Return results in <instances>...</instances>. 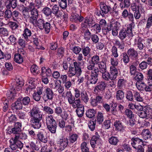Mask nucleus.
<instances>
[{
	"mask_svg": "<svg viewBox=\"0 0 152 152\" xmlns=\"http://www.w3.org/2000/svg\"><path fill=\"white\" fill-rule=\"evenodd\" d=\"M115 44L120 50H123L124 48L125 44L123 41L120 42L119 40H116L115 41Z\"/></svg>",
	"mask_w": 152,
	"mask_h": 152,
	"instance_id": "6e6d98bb",
	"label": "nucleus"
},
{
	"mask_svg": "<svg viewBox=\"0 0 152 152\" xmlns=\"http://www.w3.org/2000/svg\"><path fill=\"white\" fill-rule=\"evenodd\" d=\"M106 87V85L104 82L101 81L98 83L95 87L94 91L96 93H98L99 91L104 90Z\"/></svg>",
	"mask_w": 152,
	"mask_h": 152,
	"instance_id": "dca6fc26",
	"label": "nucleus"
},
{
	"mask_svg": "<svg viewBox=\"0 0 152 152\" xmlns=\"http://www.w3.org/2000/svg\"><path fill=\"white\" fill-rule=\"evenodd\" d=\"M7 116L9 118V120L10 122H13L16 120L17 118L15 115L10 113H8Z\"/></svg>",
	"mask_w": 152,
	"mask_h": 152,
	"instance_id": "e2e57ef3",
	"label": "nucleus"
},
{
	"mask_svg": "<svg viewBox=\"0 0 152 152\" xmlns=\"http://www.w3.org/2000/svg\"><path fill=\"white\" fill-rule=\"evenodd\" d=\"M42 12L46 16H51L52 13L51 10L48 7H44L42 10Z\"/></svg>",
	"mask_w": 152,
	"mask_h": 152,
	"instance_id": "de8ad7c7",
	"label": "nucleus"
},
{
	"mask_svg": "<svg viewBox=\"0 0 152 152\" xmlns=\"http://www.w3.org/2000/svg\"><path fill=\"white\" fill-rule=\"evenodd\" d=\"M64 51L65 49L64 48L62 47H60L57 49V55L59 57H62L64 55Z\"/></svg>",
	"mask_w": 152,
	"mask_h": 152,
	"instance_id": "13d9d810",
	"label": "nucleus"
},
{
	"mask_svg": "<svg viewBox=\"0 0 152 152\" xmlns=\"http://www.w3.org/2000/svg\"><path fill=\"white\" fill-rule=\"evenodd\" d=\"M98 65L99 68L100 70H99L100 72H106V64L104 61H100Z\"/></svg>",
	"mask_w": 152,
	"mask_h": 152,
	"instance_id": "f704fd0d",
	"label": "nucleus"
},
{
	"mask_svg": "<svg viewBox=\"0 0 152 152\" xmlns=\"http://www.w3.org/2000/svg\"><path fill=\"white\" fill-rule=\"evenodd\" d=\"M17 0H6L5 4L7 9H10L11 7L15 8L17 6Z\"/></svg>",
	"mask_w": 152,
	"mask_h": 152,
	"instance_id": "4468645a",
	"label": "nucleus"
},
{
	"mask_svg": "<svg viewBox=\"0 0 152 152\" xmlns=\"http://www.w3.org/2000/svg\"><path fill=\"white\" fill-rule=\"evenodd\" d=\"M30 11L31 16L29 19V21L31 23H34L38 19L39 16L38 12L37 9H34Z\"/></svg>",
	"mask_w": 152,
	"mask_h": 152,
	"instance_id": "6e6552de",
	"label": "nucleus"
},
{
	"mask_svg": "<svg viewBox=\"0 0 152 152\" xmlns=\"http://www.w3.org/2000/svg\"><path fill=\"white\" fill-rule=\"evenodd\" d=\"M99 137V135L97 136L95 135L93 136L90 142L91 146L93 148H94L95 147L96 144L97 145L99 144L100 141Z\"/></svg>",
	"mask_w": 152,
	"mask_h": 152,
	"instance_id": "412c9836",
	"label": "nucleus"
},
{
	"mask_svg": "<svg viewBox=\"0 0 152 152\" xmlns=\"http://www.w3.org/2000/svg\"><path fill=\"white\" fill-rule=\"evenodd\" d=\"M9 31L7 29L4 27L0 28V35L2 37H7L9 35Z\"/></svg>",
	"mask_w": 152,
	"mask_h": 152,
	"instance_id": "ea45409f",
	"label": "nucleus"
},
{
	"mask_svg": "<svg viewBox=\"0 0 152 152\" xmlns=\"http://www.w3.org/2000/svg\"><path fill=\"white\" fill-rule=\"evenodd\" d=\"M84 38L86 40L88 41L90 40L91 37V33L89 30H87L86 31H84Z\"/></svg>",
	"mask_w": 152,
	"mask_h": 152,
	"instance_id": "09e8293b",
	"label": "nucleus"
},
{
	"mask_svg": "<svg viewBox=\"0 0 152 152\" xmlns=\"http://www.w3.org/2000/svg\"><path fill=\"white\" fill-rule=\"evenodd\" d=\"M125 81L123 79H120L118 81L117 86L120 89H122L125 86Z\"/></svg>",
	"mask_w": 152,
	"mask_h": 152,
	"instance_id": "864d4df0",
	"label": "nucleus"
},
{
	"mask_svg": "<svg viewBox=\"0 0 152 152\" xmlns=\"http://www.w3.org/2000/svg\"><path fill=\"white\" fill-rule=\"evenodd\" d=\"M12 108L16 110H20L22 109L23 104L21 103L20 99L18 98L17 100L11 105Z\"/></svg>",
	"mask_w": 152,
	"mask_h": 152,
	"instance_id": "aec40b11",
	"label": "nucleus"
},
{
	"mask_svg": "<svg viewBox=\"0 0 152 152\" xmlns=\"http://www.w3.org/2000/svg\"><path fill=\"white\" fill-rule=\"evenodd\" d=\"M43 29L47 34H48L50 31V23L46 22L43 26Z\"/></svg>",
	"mask_w": 152,
	"mask_h": 152,
	"instance_id": "4d7b16f0",
	"label": "nucleus"
},
{
	"mask_svg": "<svg viewBox=\"0 0 152 152\" xmlns=\"http://www.w3.org/2000/svg\"><path fill=\"white\" fill-rule=\"evenodd\" d=\"M53 96L54 94L51 89L47 88L44 92L42 98L44 102H46L49 101H52Z\"/></svg>",
	"mask_w": 152,
	"mask_h": 152,
	"instance_id": "0eeeda50",
	"label": "nucleus"
},
{
	"mask_svg": "<svg viewBox=\"0 0 152 152\" xmlns=\"http://www.w3.org/2000/svg\"><path fill=\"white\" fill-rule=\"evenodd\" d=\"M18 141H20V139L25 140L27 139V136L25 133H20L18 135L15 136L14 137Z\"/></svg>",
	"mask_w": 152,
	"mask_h": 152,
	"instance_id": "72a5a7b5",
	"label": "nucleus"
},
{
	"mask_svg": "<svg viewBox=\"0 0 152 152\" xmlns=\"http://www.w3.org/2000/svg\"><path fill=\"white\" fill-rule=\"evenodd\" d=\"M131 144L134 148H136L140 145H143V141L142 140L138 137H133L131 139Z\"/></svg>",
	"mask_w": 152,
	"mask_h": 152,
	"instance_id": "9b49d317",
	"label": "nucleus"
},
{
	"mask_svg": "<svg viewBox=\"0 0 152 152\" xmlns=\"http://www.w3.org/2000/svg\"><path fill=\"white\" fill-rule=\"evenodd\" d=\"M46 124L48 129L52 133L55 134L56 132L57 124L52 115L46 116Z\"/></svg>",
	"mask_w": 152,
	"mask_h": 152,
	"instance_id": "20e7f679",
	"label": "nucleus"
},
{
	"mask_svg": "<svg viewBox=\"0 0 152 152\" xmlns=\"http://www.w3.org/2000/svg\"><path fill=\"white\" fill-rule=\"evenodd\" d=\"M110 79L114 80L118 76V70L117 68L114 66H111L110 67Z\"/></svg>",
	"mask_w": 152,
	"mask_h": 152,
	"instance_id": "2eb2a0df",
	"label": "nucleus"
},
{
	"mask_svg": "<svg viewBox=\"0 0 152 152\" xmlns=\"http://www.w3.org/2000/svg\"><path fill=\"white\" fill-rule=\"evenodd\" d=\"M111 52L112 55L114 58H117L118 56V49L115 46H113L112 48Z\"/></svg>",
	"mask_w": 152,
	"mask_h": 152,
	"instance_id": "052dcab7",
	"label": "nucleus"
},
{
	"mask_svg": "<svg viewBox=\"0 0 152 152\" xmlns=\"http://www.w3.org/2000/svg\"><path fill=\"white\" fill-rule=\"evenodd\" d=\"M31 35V30L28 28H25L23 31V35L27 41H28V37H30Z\"/></svg>",
	"mask_w": 152,
	"mask_h": 152,
	"instance_id": "37998d69",
	"label": "nucleus"
},
{
	"mask_svg": "<svg viewBox=\"0 0 152 152\" xmlns=\"http://www.w3.org/2000/svg\"><path fill=\"white\" fill-rule=\"evenodd\" d=\"M102 101V96L97 95L95 98L91 99V104L93 107L96 106L98 104L101 103Z\"/></svg>",
	"mask_w": 152,
	"mask_h": 152,
	"instance_id": "f8f14e48",
	"label": "nucleus"
},
{
	"mask_svg": "<svg viewBox=\"0 0 152 152\" xmlns=\"http://www.w3.org/2000/svg\"><path fill=\"white\" fill-rule=\"evenodd\" d=\"M145 84L143 82H142L141 83H137L136 84L137 88L138 90L140 91H143L144 89Z\"/></svg>",
	"mask_w": 152,
	"mask_h": 152,
	"instance_id": "69168bd1",
	"label": "nucleus"
},
{
	"mask_svg": "<svg viewBox=\"0 0 152 152\" xmlns=\"http://www.w3.org/2000/svg\"><path fill=\"white\" fill-rule=\"evenodd\" d=\"M104 120L103 114L101 112H98L96 115V119L95 121L99 124H101Z\"/></svg>",
	"mask_w": 152,
	"mask_h": 152,
	"instance_id": "7c9ffc66",
	"label": "nucleus"
},
{
	"mask_svg": "<svg viewBox=\"0 0 152 152\" xmlns=\"http://www.w3.org/2000/svg\"><path fill=\"white\" fill-rule=\"evenodd\" d=\"M20 99V100L22 104L24 106H28L30 102L31 99L28 96H25V97H21L19 98Z\"/></svg>",
	"mask_w": 152,
	"mask_h": 152,
	"instance_id": "c85d7f7f",
	"label": "nucleus"
},
{
	"mask_svg": "<svg viewBox=\"0 0 152 152\" xmlns=\"http://www.w3.org/2000/svg\"><path fill=\"white\" fill-rule=\"evenodd\" d=\"M21 123L17 122L15 123L14 127L12 128L10 132L11 133L15 134V136L18 135L21 131Z\"/></svg>",
	"mask_w": 152,
	"mask_h": 152,
	"instance_id": "1a4fd4ad",
	"label": "nucleus"
},
{
	"mask_svg": "<svg viewBox=\"0 0 152 152\" xmlns=\"http://www.w3.org/2000/svg\"><path fill=\"white\" fill-rule=\"evenodd\" d=\"M20 55L19 53H16L14 56L15 61L18 64H21L23 61V57Z\"/></svg>",
	"mask_w": 152,
	"mask_h": 152,
	"instance_id": "e433bc0d",
	"label": "nucleus"
},
{
	"mask_svg": "<svg viewBox=\"0 0 152 152\" xmlns=\"http://www.w3.org/2000/svg\"><path fill=\"white\" fill-rule=\"evenodd\" d=\"M68 143V141L67 138L62 137L58 141L57 143L61 151L63 150L67 146Z\"/></svg>",
	"mask_w": 152,
	"mask_h": 152,
	"instance_id": "9d476101",
	"label": "nucleus"
},
{
	"mask_svg": "<svg viewBox=\"0 0 152 152\" xmlns=\"http://www.w3.org/2000/svg\"><path fill=\"white\" fill-rule=\"evenodd\" d=\"M65 95L69 103L71 105L76 99L75 97L72 95L70 91H67Z\"/></svg>",
	"mask_w": 152,
	"mask_h": 152,
	"instance_id": "6ab92c4d",
	"label": "nucleus"
},
{
	"mask_svg": "<svg viewBox=\"0 0 152 152\" xmlns=\"http://www.w3.org/2000/svg\"><path fill=\"white\" fill-rule=\"evenodd\" d=\"M43 110L45 113L49 114H52L54 113L53 110L50 107L47 106L43 107Z\"/></svg>",
	"mask_w": 152,
	"mask_h": 152,
	"instance_id": "a18cd8bd",
	"label": "nucleus"
},
{
	"mask_svg": "<svg viewBox=\"0 0 152 152\" xmlns=\"http://www.w3.org/2000/svg\"><path fill=\"white\" fill-rule=\"evenodd\" d=\"M38 138L41 142L46 143L48 141V138L43 131H41L37 134Z\"/></svg>",
	"mask_w": 152,
	"mask_h": 152,
	"instance_id": "a211bd4d",
	"label": "nucleus"
},
{
	"mask_svg": "<svg viewBox=\"0 0 152 152\" xmlns=\"http://www.w3.org/2000/svg\"><path fill=\"white\" fill-rule=\"evenodd\" d=\"M12 11L10 9H7L4 12V18L6 20H7L12 17Z\"/></svg>",
	"mask_w": 152,
	"mask_h": 152,
	"instance_id": "4c0bfd02",
	"label": "nucleus"
},
{
	"mask_svg": "<svg viewBox=\"0 0 152 152\" xmlns=\"http://www.w3.org/2000/svg\"><path fill=\"white\" fill-rule=\"evenodd\" d=\"M114 126L118 131L121 132L124 129V127L122 123L119 121H115L114 124Z\"/></svg>",
	"mask_w": 152,
	"mask_h": 152,
	"instance_id": "cd10ccee",
	"label": "nucleus"
},
{
	"mask_svg": "<svg viewBox=\"0 0 152 152\" xmlns=\"http://www.w3.org/2000/svg\"><path fill=\"white\" fill-rule=\"evenodd\" d=\"M76 113L79 117H82L84 113V107L83 105H82L77 108L76 110Z\"/></svg>",
	"mask_w": 152,
	"mask_h": 152,
	"instance_id": "bb28decb",
	"label": "nucleus"
},
{
	"mask_svg": "<svg viewBox=\"0 0 152 152\" xmlns=\"http://www.w3.org/2000/svg\"><path fill=\"white\" fill-rule=\"evenodd\" d=\"M58 2L60 7L62 9H65L67 7L66 0H58Z\"/></svg>",
	"mask_w": 152,
	"mask_h": 152,
	"instance_id": "3c124183",
	"label": "nucleus"
},
{
	"mask_svg": "<svg viewBox=\"0 0 152 152\" xmlns=\"http://www.w3.org/2000/svg\"><path fill=\"white\" fill-rule=\"evenodd\" d=\"M109 142L111 144L115 145L119 142V140L117 137L112 136L109 138Z\"/></svg>",
	"mask_w": 152,
	"mask_h": 152,
	"instance_id": "a19ab883",
	"label": "nucleus"
},
{
	"mask_svg": "<svg viewBox=\"0 0 152 152\" xmlns=\"http://www.w3.org/2000/svg\"><path fill=\"white\" fill-rule=\"evenodd\" d=\"M126 98L129 101H132L133 99V96L132 92L130 91H128L126 95Z\"/></svg>",
	"mask_w": 152,
	"mask_h": 152,
	"instance_id": "338daca9",
	"label": "nucleus"
},
{
	"mask_svg": "<svg viewBox=\"0 0 152 152\" xmlns=\"http://www.w3.org/2000/svg\"><path fill=\"white\" fill-rule=\"evenodd\" d=\"M81 147L82 152H88L89 149L87 147V143L85 142H83L81 144Z\"/></svg>",
	"mask_w": 152,
	"mask_h": 152,
	"instance_id": "774afa93",
	"label": "nucleus"
},
{
	"mask_svg": "<svg viewBox=\"0 0 152 152\" xmlns=\"http://www.w3.org/2000/svg\"><path fill=\"white\" fill-rule=\"evenodd\" d=\"M142 134L143 137L145 140L151 138L152 135L151 132L148 129L143 130Z\"/></svg>",
	"mask_w": 152,
	"mask_h": 152,
	"instance_id": "a878e982",
	"label": "nucleus"
},
{
	"mask_svg": "<svg viewBox=\"0 0 152 152\" xmlns=\"http://www.w3.org/2000/svg\"><path fill=\"white\" fill-rule=\"evenodd\" d=\"M151 26H152V14L147 19L145 28L148 29Z\"/></svg>",
	"mask_w": 152,
	"mask_h": 152,
	"instance_id": "0e129e2a",
	"label": "nucleus"
},
{
	"mask_svg": "<svg viewBox=\"0 0 152 152\" xmlns=\"http://www.w3.org/2000/svg\"><path fill=\"white\" fill-rule=\"evenodd\" d=\"M45 23L43 19L40 18L37 20L34 23H32L37 26L40 29L42 30L43 29V26Z\"/></svg>",
	"mask_w": 152,
	"mask_h": 152,
	"instance_id": "b1692460",
	"label": "nucleus"
},
{
	"mask_svg": "<svg viewBox=\"0 0 152 152\" xmlns=\"http://www.w3.org/2000/svg\"><path fill=\"white\" fill-rule=\"evenodd\" d=\"M84 61L79 62L75 61L73 63V65H70L67 72L68 77H71L75 75L80 76L82 73L80 66H84Z\"/></svg>",
	"mask_w": 152,
	"mask_h": 152,
	"instance_id": "f03ea898",
	"label": "nucleus"
},
{
	"mask_svg": "<svg viewBox=\"0 0 152 152\" xmlns=\"http://www.w3.org/2000/svg\"><path fill=\"white\" fill-rule=\"evenodd\" d=\"M12 16L13 19L14 20H16V19L18 18L20 15V13L18 11L14 10L12 12Z\"/></svg>",
	"mask_w": 152,
	"mask_h": 152,
	"instance_id": "bf43d9fd",
	"label": "nucleus"
},
{
	"mask_svg": "<svg viewBox=\"0 0 152 152\" xmlns=\"http://www.w3.org/2000/svg\"><path fill=\"white\" fill-rule=\"evenodd\" d=\"M35 88V81L31 80L29 82V86L26 88V91L28 92L30 91V89L32 90L34 89Z\"/></svg>",
	"mask_w": 152,
	"mask_h": 152,
	"instance_id": "8fccbe9b",
	"label": "nucleus"
},
{
	"mask_svg": "<svg viewBox=\"0 0 152 152\" xmlns=\"http://www.w3.org/2000/svg\"><path fill=\"white\" fill-rule=\"evenodd\" d=\"M116 99L117 100H122L124 98V92L121 90L118 91L116 94Z\"/></svg>",
	"mask_w": 152,
	"mask_h": 152,
	"instance_id": "c756f323",
	"label": "nucleus"
},
{
	"mask_svg": "<svg viewBox=\"0 0 152 152\" xmlns=\"http://www.w3.org/2000/svg\"><path fill=\"white\" fill-rule=\"evenodd\" d=\"M91 50V48L88 46H84L82 49V53L85 57L87 56L88 55H90Z\"/></svg>",
	"mask_w": 152,
	"mask_h": 152,
	"instance_id": "2f4dec72",
	"label": "nucleus"
},
{
	"mask_svg": "<svg viewBox=\"0 0 152 152\" xmlns=\"http://www.w3.org/2000/svg\"><path fill=\"white\" fill-rule=\"evenodd\" d=\"M130 5V1L129 0H124L120 3V6L121 8H128Z\"/></svg>",
	"mask_w": 152,
	"mask_h": 152,
	"instance_id": "79ce46f5",
	"label": "nucleus"
},
{
	"mask_svg": "<svg viewBox=\"0 0 152 152\" xmlns=\"http://www.w3.org/2000/svg\"><path fill=\"white\" fill-rule=\"evenodd\" d=\"M137 114L141 118H144L147 117V115L146 111L143 110L141 111H138L137 112Z\"/></svg>",
	"mask_w": 152,
	"mask_h": 152,
	"instance_id": "603ef678",
	"label": "nucleus"
},
{
	"mask_svg": "<svg viewBox=\"0 0 152 152\" xmlns=\"http://www.w3.org/2000/svg\"><path fill=\"white\" fill-rule=\"evenodd\" d=\"M100 7L102 12V16H104V14L107 13L111 9L110 6L107 5L105 3L102 2L100 3Z\"/></svg>",
	"mask_w": 152,
	"mask_h": 152,
	"instance_id": "ddd939ff",
	"label": "nucleus"
},
{
	"mask_svg": "<svg viewBox=\"0 0 152 152\" xmlns=\"http://www.w3.org/2000/svg\"><path fill=\"white\" fill-rule=\"evenodd\" d=\"M22 13L24 18L26 19L30 18V16L28 8L26 7H24L22 11Z\"/></svg>",
	"mask_w": 152,
	"mask_h": 152,
	"instance_id": "c03bdc74",
	"label": "nucleus"
},
{
	"mask_svg": "<svg viewBox=\"0 0 152 152\" xmlns=\"http://www.w3.org/2000/svg\"><path fill=\"white\" fill-rule=\"evenodd\" d=\"M113 28V25L111 23L107 25V28H102L103 32L104 34L106 35L108 33H109Z\"/></svg>",
	"mask_w": 152,
	"mask_h": 152,
	"instance_id": "49530a36",
	"label": "nucleus"
},
{
	"mask_svg": "<svg viewBox=\"0 0 152 152\" xmlns=\"http://www.w3.org/2000/svg\"><path fill=\"white\" fill-rule=\"evenodd\" d=\"M124 114L129 118H134V115L132 111L129 109H126L124 112Z\"/></svg>",
	"mask_w": 152,
	"mask_h": 152,
	"instance_id": "5fc2aeb1",
	"label": "nucleus"
},
{
	"mask_svg": "<svg viewBox=\"0 0 152 152\" xmlns=\"http://www.w3.org/2000/svg\"><path fill=\"white\" fill-rule=\"evenodd\" d=\"M10 147L12 150L17 149L21 150L23 147V144L20 141H18L14 137L12 138L10 141Z\"/></svg>",
	"mask_w": 152,
	"mask_h": 152,
	"instance_id": "39448f33",
	"label": "nucleus"
},
{
	"mask_svg": "<svg viewBox=\"0 0 152 152\" xmlns=\"http://www.w3.org/2000/svg\"><path fill=\"white\" fill-rule=\"evenodd\" d=\"M80 97L81 100L86 104L87 103L89 99V96L85 91H81Z\"/></svg>",
	"mask_w": 152,
	"mask_h": 152,
	"instance_id": "393cba45",
	"label": "nucleus"
},
{
	"mask_svg": "<svg viewBox=\"0 0 152 152\" xmlns=\"http://www.w3.org/2000/svg\"><path fill=\"white\" fill-rule=\"evenodd\" d=\"M91 71H87L86 74L85 75V78L87 80L88 83L90 84H96L98 80V76L100 73V72L98 68H95L92 70H88Z\"/></svg>",
	"mask_w": 152,
	"mask_h": 152,
	"instance_id": "7ed1b4c3",
	"label": "nucleus"
},
{
	"mask_svg": "<svg viewBox=\"0 0 152 152\" xmlns=\"http://www.w3.org/2000/svg\"><path fill=\"white\" fill-rule=\"evenodd\" d=\"M71 105H72V106L74 108H77L83 105L81 104V99L80 98L76 99Z\"/></svg>",
	"mask_w": 152,
	"mask_h": 152,
	"instance_id": "58836bf2",
	"label": "nucleus"
},
{
	"mask_svg": "<svg viewBox=\"0 0 152 152\" xmlns=\"http://www.w3.org/2000/svg\"><path fill=\"white\" fill-rule=\"evenodd\" d=\"M96 111L94 109L88 110L86 112V116L89 118H92L95 116Z\"/></svg>",
	"mask_w": 152,
	"mask_h": 152,
	"instance_id": "473e14b6",
	"label": "nucleus"
},
{
	"mask_svg": "<svg viewBox=\"0 0 152 152\" xmlns=\"http://www.w3.org/2000/svg\"><path fill=\"white\" fill-rule=\"evenodd\" d=\"M129 57L132 59H136L138 56L137 52L134 48H130L127 51Z\"/></svg>",
	"mask_w": 152,
	"mask_h": 152,
	"instance_id": "f3484780",
	"label": "nucleus"
},
{
	"mask_svg": "<svg viewBox=\"0 0 152 152\" xmlns=\"http://www.w3.org/2000/svg\"><path fill=\"white\" fill-rule=\"evenodd\" d=\"M91 19L88 20H86L83 22L81 24V27L80 28V30L82 33H83L84 31H86L87 30H88L87 28L88 24H91L90 23Z\"/></svg>",
	"mask_w": 152,
	"mask_h": 152,
	"instance_id": "4be33fe9",
	"label": "nucleus"
},
{
	"mask_svg": "<svg viewBox=\"0 0 152 152\" xmlns=\"http://www.w3.org/2000/svg\"><path fill=\"white\" fill-rule=\"evenodd\" d=\"M134 96L135 100L138 102H142L143 100L142 97L137 92H135L134 94Z\"/></svg>",
	"mask_w": 152,
	"mask_h": 152,
	"instance_id": "680f3d73",
	"label": "nucleus"
},
{
	"mask_svg": "<svg viewBox=\"0 0 152 152\" xmlns=\"http://www.w3.org/2000/svg\"><path fill=\"white\" fill-rule=\"evenodd\" d=\"M30 123L31 126L34 129H39L41 126L40 122L42 115L38 109L34 108L30 111Z\"/></svg>",
	"mask_w": 152,
	"mask_h": 152,
	"instance_id": "f257e3e1",
	"label": "nucleus"
},
{
	"mask_svg": "<svg viewBox=\"0 0 152 152\" xmlns=\"http://www.w3.org/2000/svg\"><path fill=\"white\" fill-rule=\"evenodd\" d=\"M59 6L56 4L54 5L52 8V12L54 15H56L58 17L61 16V14H62V12L59 10Z\"/></svg>",
	"mask_w": 152,
	"mask_h": 152,
	"instance_id": "5701e85b",
	"label": "nucleus"
},
{
	"mask_svg": "<svg viewBox=\"0 0 152 152\" xmlns=\"http://www.w3.org/2000/svg\"><path fill=\"white\" fill-rule=\"evenodd\" d=\"M100 59L99 56L97 55H94L91 58L87 65V69L88 70H92L95 68H98L95 67V64H98L100 63Z\"/></svg>",
	"mask_w": 152,
	"mask_h": 152,
	"instance_id": "423d86ee",
	"label": "nucleus"
},
{
	"mask_svg": "<svg viewBox=\"0 0 152 152\" xmlns=\"http://www.w3.org/2000/svg\"><path fill=\"white\" fill-rule=\"evenodd\" d=\"M128 33L126 31L125 28L122 29L120 31L119 33V37L121 39H124L127 36Z\"/></svg>",
	"mask_w": 152,
	"mask_h": 152,
	"instance_id": "c9c22d12",
	"label": "nucleus"
}]
</instances>
